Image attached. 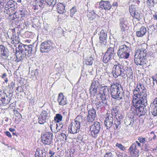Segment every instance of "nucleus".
<instances>
[{
	"label": "nucleus",
	"instance_id": "1",
	"mask_svg": "<svg viewBox=\"0 0 157 157\" xmlns=\"http://www.w3.org/2000/svg\"><path fill=\"white\" fill-rule=\"evenodd\" d=\"M35 48L33 45H24L20 43L18 46L17 49H16V55L17 62L21 61L26 56H30L35 52L34 49Z\"/></svg>",
	"mask_w": 157,
	"mask_h": 157
},
{
	"label": "nucleus",
	"instance_id": "2",
	"mask_svg": "<svg viewBox=\"0 0 157 157\" xmlns=\"http://www.w3.org/2000/svg\"><path fill=\"white\" fill-rule=\"evenodd\" d=\"M110 93L112 97L114 99H122L124 97V92L121 84L113 83L111 86Z\"/></svg>",
	"mask_w": 157,
	"mask_h": 157
},
{
	"label": "nucleus",
	"instance_id": "3",
	"mask_svg": "<svg viewBox=\"0 0 157 157\" xmlns=\"http://www.w3.org/2000/svg\"><path fill=\"white\" fill-rule=\"evenodd\" d=\"M133 93L134 95L138 98L143 99V101L147 102V90L144 84L141 83L137 84L136 87Z\"/></svg>",
	"mask_w": 157,
	"mask_h": 157
},
{
	"label": "nucleus",
	"instance_id": "4",
	"mask_svg": "<svg viewBox=\"0 0 157 157\" xmlns=\"http://www.w3.org/2000/svg\"><path fill=\"white\" fill-rule=\"evenodd\" d=\"M83 119L81 116H78L75 121L70 124V129L69 131L71 133L75 134L78 133L80 129L81 123L83 121Z\"/></svg>",
	"mask_w": 157,
	"mask_h": 157
},
{
	"label": "nucleus",
	"instance_id": "5",
	"mask_svg": "<svg viewBox=\"0 0 157 157\" xmlns=\"http://www.w3.org/2000/svg\"><path fill=\"white\" fill-rule=\"evenodd\" d=\"M130 50L129 48L126 45H122L119 47L117 51V55L120 58L128 59L130 55Z\"/></svg>",
	"mask_w": 157,
	"mask_h": 157
},
{
	"label": "nucleus",
	"instance_id": "6",
	"mask_svg": "<svg viewBox=\"0 0 157 157\" xmlns=\"http://www.w3.org/2000/svg\"><path fill=\"white\" fill-rule=\"evenodd\" d=\"M99 93L102 101L105 102V105H107V100L110 98L109 87L107 86H101L100 89Z\"/></svg>",
	"mask_w": 157,
	"mask_h": 157
},
{
	"label": "nucleus",
	"instance_id": "7",
	"mask_svg": "<svg viewBox=\"0 0 157 157\" xmlns=\"http://www.w3.org/2000/svg\"><path fill=\"white\" fill-rule=\"evenodd\" d=\"M17 5V3L13 1H9L7 2L5 5V9L6 11L4 12L7 14L9 16L11 17L13 15L15 14L16 13H13L15 9V6Z\"/></svg>",
	"mask_w": 157,
	"mask_h": 157
},
{
	"label": "nucleus",
	"instance_id": "8",
	"mask_svg": "<svg viewBox=\"0 0 157 157\" xmlns=\"http://www.w3.org/2000/svg\"><path fill=\"white\" fill-rule=\"evenodd\" d=\"M101 87L100 83L98 80L92 81L90 89L91 99L94 97L95 94L98 93V89H100Z\"/></svg>",
	"mask_w": 157,
	"mask_h": 157
},
{
	"label": "nucleus",
	"instance_id": "9",
	"mask_svg": "<svg viewBox=\"0 0 157 157\" xmlns=\"http://www.w3.org/2000/svg\"><path fill=\"white\" fill-rule=\"evenodd\" d=\"M115 52L113 48L109 47L108 48L103 57V61L107 63L109 61L113 58Z\"/></svg>",
	"mask_w": 157,
	"mask_h": 157
},
{
	"label": "nucleus",
	"instance_id": "10",
	"mask_svg": "<svg viewBox=\"0 0 157 157\" xmlns=\"http://www.w3.org/2000/svg\"><path fill=\"white\" fill-rule=\"evenodd\" d=\"M53 135L50 132H46L41 135L42 142L44 144L50 145L53 143Z\"/></svg>",
	"mask_w": 157,
	"mask_h": 157
},
{
	"label": "nucleus",
	"instance_id": "11",
	"mask_svg": "<svg viewBox=\"0 0 157 157\" xmlns=\"http://www.w3.org/2000/svg\"><path fill=\"white\" fill-rule=\"evenodd\" d=\"M53 43L51 40L44 41L40 45V51L42 53L48 52L52 48Z\"/></svg>",
	"mask_w": 157,
	"mask_h": 157
},
{
	"label": "nucleus",
	"instance_id": "12",
	"mask_svg": "<svg viewBox=\"0 0 157 157\" xmlns=\"http://www.w3.org/2000/svg\"><path fill=\"white\" fill-rule=\"evenodd\" d=\"M100 129V123L98 122H95L90 128L91 134L92 136L96 138L99 132Z\"/></svg>",
	"mask_w": 157,
	"mask_h": 157
},
{
	"label": "nucleus",
	"instance_id": "13",
	"mask_svg": "<svg viewBox=\"0 0 157 157\" xmlns=\"http://www.w3.org/2000/svg\"><path fill=\"white\" fill-rule=\"evenodd\" d=\"M123 68V66L120 63L114 65L112 69V73L113 76L115 78H117L118 76L121 75V74L123 73V71H122Z\"/></svg>",
	"mask_w": 157,
	"mask_h": 157
},
{
	"label": "nucleus",
	"instance_id": "14",
	"mask_svg": "<svg viewBox=\"0 0 157 157\" xmlns=\"http://www.w3.org/2000/svg\"><path fill=\"white\" fill-rule=\"evenodd\" d=\"M99 36V43L102 45L105 46L106 44L107 32L105 30H101L98 33Z\"/></svg>",
	"mask_w": 157,
	"mask_h": 157
},
{
	"label": "nucleus",
	"instance_id": "15",
	"mask_svg": "<svg viewBox=\"0 0 157 157\" xmlns=\"http://www.w3.org/2000/svg\"><path fill=\"white\" fill-rule=\"evenodd\" d=\"M48 111L42 110L40 115L39 116L38 119L39 123L40 124H43L46 122L49 118L48 116Z\"/></svg>",
	"mask_w": 157,
	"mask_h": 157
},
{
	"label": "nucleus",
	"instance_id": "16",
	"mask_svg": "<svg viewBox=\"0 0 157 157\" xmlns=\"http://www.w3.org/2000/svg\"><path fill=\"white\" fill-rule=\"evenodd\" d=\"M13 31H14V30L12 29H9L7 33L4 32L3 34H2L1 36V39L2 41H7L9 39H11L12 40V35H13Z\"/></svg>",
	"mask_w": 157,
	"mask_h": 157
},
{
	"label": "nucleus",
	"instance_id": "17",
	"mask_svg": "<svg viewBox=\"0 0 157 157\" xmlns=\"http://www.w3.org/2000/svg\"><path fill=\"white\" fill-rule=\"evenodd\" d=\"M9 56V51L4 45H0V58L6 59Z\"/></svg>",
	"mask_w": 157,
	"mask_h": 157
},
{
	"label": "nucleus",
	"instance_id": "18",
	"mask_svg": "<svg viewBox=\"0 0 157 157\" xmlns=\"http://www.w3.org/2000/svg\"><path fill=\"white\" fill-rule=\"evenodd\" d=\"M100 8L106 10L113 9L110 2L108 1L101 0L99 2Z\"/></svg>",
	"mask_w": 157,
	"mask_h": 157
},
{
	"label": "nucleus",
	"instance_id": "19",
	"mask_svg": "<svg viewBox=\"0 0 157 157\" xmlns=\"http://www.w3.org/2000/svg\"><path fill=\"white\" fill-rule=\"evenodd\" d=\"M133 103L135 108H141V107L144 108V106L141 105L145 107L147 105V102L144 101L143 99H138L137 100L135 98L133 101Z\"/></svg>",
	"mask_w": 157,
	"mask_h": 157
},
{
	"label": "nucleus",
	"instance_id": "20",
	"mask_svg": "<svg viewBox=\"0 0 157 157\" xmlns=\"http://www.w3.org/2000/svg\"><path fill=\"white\" fill-rule=\"evenodd\" d=\"M129 151L132 157H138L139 151L136 147V145L135 144H132L130 147Z\"/></svg>",
	"mask_w": 157,
	"mask_h": 157
},
{
	"label": "nucleus",
	"instance_id": "21",
	"mask_svg": "<svg viewBox=\"0 0 157 157\" xmlns=\"http://www.w3.org/2000/svg\"><path fill=\"white\" fill-rule=\"evenodd\" d=\"M113 121V117L112 115H106L104 121V124L107 129L110 128L112 126Z\"/></svg>",
	"mask_w": 157,
	"mask_h": 157
},
{
	"label": "nucleus",
	"instance_id": "22",
	"mask_svg": "<svg viewBox=\"0 0 157 157\" xmlns=\"http://www.w3.org/2000/svg\"><path fill=\"white\" fill-rule=\"evenodd\" d=\"M47 151L44 148H37L35 152V157H46L47 154Z\"/></svg>",
	"mask_w": 157,
	"mask_h": 157
},
{
	"label": "nucleus",
	"instance_id": "23",
	"mask_svg": "<svg viewBox=\"0 0 157 157\" xmlns=\"http://www.w3.org/2000/svg\"><path fill=\"white\" fill-rule=\"evenodd\" d=\"M17 29L14 28L12 29V30H14V31H13V35H12V40L11 41V43L12 44H16L17 43H19V34L18 32H17V33L16 34L15 32L16 30H17Z\"/></svg>",
	"mask_w": 157,
	"mask_h": 157
},
{
	"label": "nucleus",
	"instance_id": "24",
	"mask_svg": "<svg viewBox=\"0 0 157 157\" xmlns=\"http://www.w3.org/2000/svg\"><path fill=\"white\" fill-rule=\"evenodd\" d=\"M147 52V50L145 49L142 48L137 50L135 54L141 58H144L146 56Z\"/></svg>",
	"mask_w": 157,
	"mask_h": 157
},
{
	"label": "nucleus",
	"instance_id": "25",
	"mask_svg": "<svg viewBox=\"0 0 157 157\" xmlns=\"http://www.w3.org/2000/svg\"><path fill=\"white\" fill-rule=\"evenodd\" d=\"M65 7V4L61 3H58L57 5V8L58 13L59 14H63L66 12Z\"/></svg>",
	"mask_w": 157,
	"mask_h": 157
},
{
	"label": "nucleus",
	"instance_id": "26",
	"mask_svg": "<svg viewBox=\"0 0 157 157\" xmlns=\"http://www.w3.org/2000/svg\"><path fill=\"white\" fill-rule=\"evenodd\" d=\"M147 31L146 28L144 26H142L139 31L136 32V36L138 37H142L145 35Z\"/></svg>",
	"mask_w": 157,
	"mask_h": 157
},
{
	"label": "nucleus",
	"instance_id": "27",
	"mask_svg": "<svg viewBox=\"0 0 157 157\" xmlns=\"http://www.w3.org/2000/svg\"><path fill=\"white\" fill-rule=\"evenodd\" d=\"M120 26L121 28V31L122 32H124L125 30V29L127 27V25L126 24V22L124 19L123 18H121L119 20Z\"/></svg>",
	"mask_w": 157,
	"mask_h": 157
},
{
	"label": "nucleus",
	"instance_id": "28",
	"mask_svg": "<svg viewBox=\"0 0 157 157\" xmlns=\"http://www.w3.org/2000/svg\"><path fill=\"white\" fill-rule=\"evenodd\" d=\"M137 115L140 117L145 115L147 112L146 109H136Z\"/></svg>",
	"mask_w": 157,
	"mask_h": 157
},
{
	"label": "nucleus",
	"instance_id": "29",
	"mask_svg": "<svg viewBox=\"0 0 157 157\" xmlns=\"http://www.w3.org/2000/svg\"><path fill=\"white\" fill-rule=\"evenodd\" d=\"M87 16L89 20L90 21H92L96 17H98V15L95 13L94 11L87 12Z\"/></svg>",
	"mask_w": 157,
	"mask_h": 157
},
{
	"label": "nucleus",
	"instance_id": "30",
	"mask_svg": "<svg viewBox=\"0 0 157 157\" xmlns=\"http://www.w3.org/2000/svg\"><path fill=\"white\" fill-rule=\"evenodd\" d=\"M117 109H111L110 111L109 110L107 113V115H111L113 117V116H115L117 117Z\"/></svg>",
	"mask_w": 157,
	"mask_h": 157
},
{
	"label": "nucleus",
	"instance_id": "31",
	"mask_svg": "<svg viewBox=\"0 0 157 157\" xmlns=\"http://www.w3.org/2000/svg\"><path fill=\"white\" fill-rule=\"evenodd\" d=\"M132 16L134 18L137 19L138 21H140L142 18L143 15L141 13L136 11V13L134 12V14Z\"/></svg>",
	"mask_w": 157,
	"mask_h": 157
},
{
	"label": "nucleus",
	"instance_id": "32",
	"mask_svg": "<svg viewBox=\"0 0 157 157\" xmlns=\"http://www.w3.org/2000/svg\"><path fill=\"white\" fill-rule=\"evenodd\" d=\"M44 0H36V4L38 5L40 7L45 8V3H44Z\"/></svg>",
	"mask_w": 157,
	"mask_h": 157
},
{
	"label": "nucleus",
	"instance_id": "33",
	"mask_svg": "<svg viewBox=\"0 0 157 157\" xmlns=\"http://www.w3.org/2000/svg\"><path fill=\"white\" fill-rule=\"evenodd\" d=\"M93 59L91 57H87L85 59V63L88 65H91L93 63Z\"/></svg>",
	"mask_w": 157,
	"mask_h": 157
},
{
	"label": "nucleus",
	"instance_id": "34",
	"mask_svg": "<svg viewBox=\"0 0 157 157\" xmlns=\"http://www.w3.org/2000/svg\"><path fill=\"white\" fill-rule=\"evenodd\" d=\"M45 3L50 6H54L56 3V0H45Z\"/></svg>",
	"mask_w": 157,
	"mask_h": 157
},
{
	"label": "nucleus",
	"instance_id": "35",
	"mask_svg": "<svg viewBox=\"0 0 157 157\" xmlns=\"http://www.w3.org/2000/svg\"><path fill=\"white\" fill-rule=\"evenodd\" d=\"M134 61L135 62V63L137 65H140L141 63V58L140 57L136 55L135 54L134 56Z\"/></svg>",
	"mask_w": 157,
	"mask_h": 157
},
{
	"label": "nucleus",
	"instance_id": "36",
	"mask_svg": "<svg viewBox=\"0 0 157 157\" xmlns=\"http://www.w3.org/2000/svg\"><path fill=\"white\" fill-rule=\"evenodd\" d=\"M129 11L130 14L132 16L136 11V6L134 5H131L129 6Z\"/></svg>",
	"mask_w": 157,
	"mask_h": 157
},
{
	"label": "nucleus",
	"instance_id": "37",
	"mask_svg": "<svg viewBox=\"0 0 157 157\" xmlns=\"http://www.w3.org/2000/svg\"><path fill=\"white\" fill-rule=\"evenodd\" d=\"M62 116L59 113L56 114V116L54 117V120L57 122H59L62 121Z\"/></svg>",
	"mask_w": 157,
	"mask_h": 157
},
{
	"label": "nucleus",
	"instance_id": "38",
	"mask_svg": "<svg viewBox=\"0 0 157 157\" xmlns=\"http://www.w3.org/2000/svg\"><path fill=\"white\" fill-rule=\"evenodd\" d=\"M77 7L76 6H73L71 10H70V16L71 17H72L74 15L76 12Z\"/></svg>",
	"mask_w": 157,
	"mask_h": 157
},
{
	"label": "nucleus",
	"instance_id": "39",
	"mask_svg": "<svg viewBox=\"0 0 157 157\" xmlns=\"http://www.w3.org/2000/svg\"><path fill=\"white\" fill-rule=\"evenodd\" d=\"M25 12V10H20L19 12V16L18 17H16L19 18L20 17L22 18L25 17L26 15Z\"/></svg>",
	"mask_w": 157,
	"mask_h": 157
},
{
	"label": "nucleus",
	"instance_id": "40",
	"mask_svg": "<svg viewBox=\"0 0 157 157\" xmlns=\"http://www.w3.org/2000/svg\"><path fill=\"white\" fill-rule=\"evenodd\" d=\"M95 117L93 115L92 116L88 114L87 118V121L88 122H92L94 120Z\"/></svg>",
	"mask_w": 157,
	"mask_h": 157
},
{
	"label": "nucleus",
	"instance_id": "41",
	"mask_svg": "<svg viewBox=\"0 0 157 157\" xmlns=\"http://www.w3.org/2000/svg\"><path fill=\"white\" fill-rule=\"evenodd\" d=\"M96 112L94 109H90L88 111V114L96 117Z\"/></svg>",
	"mask_w": 157,
	"mask_h": 157
},
{
	"label": "nucleus",
	"instance_id": "42",
	"mask_svg": "<svg viewBox=\"0 0 157 157\" xmlns=\"http://www.w3.org/2000/svg\"><path fill=\"white\" fill-rule=\"evenodd\" d=\"M150 107L153 108H157V98L151 104Z\"/></svg>",
	"mask_w": 157,
	"mask_h": 157
},
{
	"label": "nucleus",
	"instance_id": "43",
	"mask_svg": "<svg viewBox=\"0 0 157 157\" xmlns=\"http://www.w3.org/2000/svg\"><path fill=\"white\" fill-rule=\"evenodd\" d=\"M146 3L147 6L149 8H151L154 6L155 5L153 2L149 0H147L146 2Z\"/></svg>",
	"mask_w": 157,
	"mask_h": 157
},
{
	"label": "nucleus",
	"instance_id": "44",
	"mask_svg": "<svg viewBox=\"0 0 157 157\" xmlns=\"http://www.w3.org/2000/svg\"><path fill=\"white\" fill-rule=\"evenodd\" d=\"M66 99V98H64V96L63 95V93H60L58 96V98L57 99L58 101H59L61 100H63L64 99Z\"/></svg>",
	"mask_w": 157,
	"mask_h": 157
},
{
	"label": "nucleus",
	"instance_id": "45",
	"mask_svg": "<svg viewBox=\"0 0 157 157\" xmlns=\"http://www.w3.org/2000/svg\"><path fill=\"white\" fill-rule=\"evenodd\" d=\"M116 146L118 147L119 149L122 151H124L125 149V147L123 146L121 144L117 143L116 144Z\"/></svg>",
	"mask_w": 157,
	"mask_h": 157
},
{
	"label": "nucleus",
	"instance_id": "46",
	"mask_svg": "<svg viewBox=\"0 0 157 157\" xmlns=\"http://www.w3.org/2000/svg\"><path fill=\"white\" fill-rule=\"evenodd\" d=\"M141 60V63L140 65L143 66L144 67H147V65L146 64L147 61L146 59H145V58H142Z\"/></svg>",
	"mask_w": 157,
	"mask_h": 157
},
{
	"label": "nucleus",
	"instance_id": "47",
	"mask_svg": "<svg viewBox=\"0 0 157 157\" xmlns=\"http://www.w3.org/2000/svg\"><path fill=\"white\" fill-rule=\"evenodd\" d=\"M116 120H115L114 122V124L116 128H118L121 123V121L120 120L118 119L117 117L116 118Z\"/></svg>",
	"mask_w": 157,
	"mask_h": 157
},
{
	"label": "nucleus",
	"instance_id": "48",
	"mask_svg": "<svg viewBox=\"0 0 157 157\" xmlns=\"http://www.w3.org/2000/svg\"><path fill=\"white\" fill-rule=\"evenodd\" d=\"M138 140L140 143L143 144H144L147 141L145 138L142 137H139Z\"/></svg>",
	"mask_w": 157,
	"mask_h": 157
},
{
	"label": "nucleus",
	"instance_id": "49",
	"mask_svg": "<svg viewBox=\"0 0 157 157\" xmlns=\"http://www.w3.org/2000/svg\"><path fill=\"white\" fill-rule=\"evenodd\" d=\"M63 125L61 123L56 124V128L58 130H63Z\"/></svg>",
	"mask_w": 157,
	"mask_h": 157
},
{
	"label": "nucleus",
	"instance_id": "50",
	"mask_svg": "<svg viewBox=\"0 0 157 157\" xmlns=\"http://www.w3.org/2000/svg\"><path fill=\"white\" fill-rule=\"evenodd\" d=\"M31 75L32 76H36L38 75V70L37 69L34 70L31 72Z\"/></svg>",
	"mask_w": 157,
	"mask_h": 157
},
{
	"label": "nucleus",
	"instance_id": "51",
	"mask_svg": "<svg viewBox=\"0 0 157 157\" xmlns=\"http://www.w3.org/2000/svg\"><path fill=\"white\" fill-rule=\"evenodd\" d=\"M126 75L133 73L132 68L130 67H127L125 70Z\"/></svg>",
	"mask_w": 157,
	"mask_h": 157
},
{
	"label": "nucleus",
	"instance_id": "52",
	"mask_svg": "<svg viewBox=\"0 0 157 157\" xmlns=\"http://www.w3.org/2000/svg\"><path fill=\"white\" fill-rule=\"evenodd\" d=\"M59 103V105H64L67 104V99H65L63 100H61L59 101H58Z\"/></svg>",
	"mask_w": 157,
	"mask_h": 157
},
{
	"label": "nucleus",
	"instance_id": "53",
	"mask_svg": "<svg viewBox=\"0 0 157 157\" xmlns=\"http://www.w3.org/2000/svg\"><path fill=\"white\" fill-rule=\"evenodd\" d=\"M143 146V149L144 151H148L149 149V146L148 144H144Z\"/></svg>",
	"mask_w": 157,
	"mask_h": 157
},
{
	"label": "nucleus",
	"instance_id": "54",
	"mask_svg": "<svg viewBox=\"0 0 157 157\" xmlns=\"http://www.w3.org/2000/svg\"><path fill=\"white\" fill-rule=\"evenodd\" d=\"M60 138L63 141H65L67 140V136L64 133H61L60 134Z\"/></svg>",
	"mask_w": 157,
	"mask_h": 157
},
{
	"label": "nucleus",
	"instance_id": "55",
	"mask_svg": "<svg viewBox=\"0 0 157 157\" xmlns=\"http://www.w3.org/2000/svg\"><path fill=\"white\" fill-rule=\"evenodd\" d=\"M15 86V82L12 81L10 82V83L8 85V87L10 88H12L13 89Z\"/></svg>",
	"mask_w": 157,
	"mask_h": 157
},
{
	"label": "nucleus",
	"instance_id": "56",
	"mask_svg": "<svg viewBox=\"0 0 157 157\" xmlns=\"http://www.w3.org/2000/svg\"><path fill=\"white\" fill-rule=\"evenodd\" d=\"M104 157H114V156L111 152H109L106 153Z\"/></svg>",
	"mask_w": 157,
	"mask_h": 157
},
{
	"label": "nucleus",
	"instance_id": "57",
	"mask_svg": "<svg viewBox=\"0 0 157 157\" xmlns=\"http://www.w3.org/2000/svg\"><path fill=\"white\" fill-rule=\"evenodd\" d=\"M127 77V79L129 80V79H132L133 78V73H131L130 74H128L126 75Z\"/></svg>",
	"mask_w": 157,
	"mask_h": 157
},
{
	"label": "nucleus",
	"instance_id": "58",
	"mask_svg": "<svg viewBox=\"0 0 157 157\" xmlns=\"http://www.w3.org/2000/svg\"><path fill=\"white\" fill-rule=\"evenodd\" d=\"M55 152L52 151L51 150H50L49 152V154L50 155L49 157H54V155L55 154Z\"/></svg>",
	"mask_w": 157,
	"mask_h": 157
},
{
	"label": "nucleus",
	"instance_id": "59",
	"mask_svg": "<svg viewBox=\"0 0 157 157\" xmlns=\"http://www.w3.org/2000/svg\"><path fill=\"white\" fill-rule=\"evenodd\" d=\"M116 118L117 117L118 118V120H120L121 121V120H122V119L124 118V117L123 116H122L121 114H118L117 113V117H116Z\"/></svg>",
	"mask_w": 157,
	"mask_h": 157
},
{
	"label": "nucleus",
	"instance_id": "60",
	"mask_svg": "<svg viewBox=\"0 0 157 157\" xmlns=\"http://www.w3.org/2000/svg\"><path fill=\"white\" fill-rule=\"evenodd\" d=\"M118 6V3L117 2H114L113 3L112 5V7H113V9L115 8V7H117Z\"/></svg>",
	"mask_w": 157,
	"mask_h": 157
},
{
	"label": "nucleus",
	"instance_id": "61",
	"mask_svg": "<svg viewBox=\"0 0 157 157\" xmlns=\"http://www.w3.org/2000/svg\"><path fill=\"white\" fill-rule=\"evenodd\" d=\"M70 154L69 155L70 157H71L73 156V154L75 152V150L74 149H71L69 151Z\"/></svg>",
	"mask_w": 157,
	"mask_h": 157
},
{
	"label": "nucleus",
	"instance_id": "62",
	"mask_svg": "<svg viewBox=\"0 0 157 157\" xmlns=\"http://www.w3.org/2000/svg\"><path fill=\"white\" fill-rule=\"evenodd\" d=\"M124 154L121 153L117 152L116 153L117 157H122Z\"/></svg>",
	"mask_w": 157,
	"mask_h": 157
},
{
	"label": "nucleus",
	"instance_id": "63",
	"mask_svg": "<svg viewBox=\"0 0 157 157\" xmlns=\"http://www.w3.org/2000/svg\"><path fill=\"white\" fill-rule=\"evenodd\" d=\"M7 136L8 137L11 138L12 137V135L10 133L9 131H6L5 132Z\"/></svg>",
	"mask_w": 157,
	"mask_h": 157
},
{
	"label": "nucleus",
	"instance_id": "64",
	"mask_svg": "<svg viewBox=\"0 0 157 157\" xmlns=\"http://www.w3.org/2000/svg\"><path fill=\"white\" fill-rule=\"evenodd\" d=\"M13 111H14V114H17V117H18L19 115H21V114L19 113V112L17 110L13 109Z\"/></svg>",
	"mask_w": 157,
	"mask_h": 157
}]
</instances>
